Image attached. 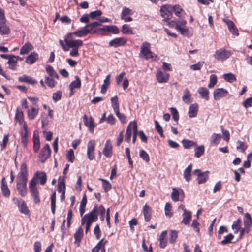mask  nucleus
<instances>
[{"label": "nucleus", "mask_w": 252, "mask_h": 252, "mask_svg": "<svg viewBox=\"0 0 252 252\" xmlns=\"http://www.w3.org/2000/svg\"><path fill=\"white\" fill-rule=\"evenodd\" d=\"M172 11L178 17H181L183 15L185 14L184 10L179 5L172 6Z\"/></svg>", "instance_id": "nucleus-40"}, {"label": "nucleus", "mask_w": 252, "mask_h": 252, "mask_svg": "<svg viewBox=\"0 0 252 252\" xmlns=\"http://www.w3.org/2000/svg\"><path fill=\"white\" fill-rule=\"evenodd\" d=\"M156 76L157 81L160 83L167 82L169 79V74L160 70L157 71Z\"/></svg>", "instance_id": "nucleus-17"}, {"label": "nucleus", "mask_w": 252, "mask_h": 252, "mask_svg": "<svg viewBox=\"0 0 252 252\" xmlns=\"http://www.w3.org/2000/svg\"><path fill=\"white\" fill-rule=\"evenodd\" d=\"M139 57L147 61H156L158 56L151 50L150 43L145 41L141 45Z\"/></svg>", "instance_id": "nucleus-2"}, {"label": "nucleus", "mask_w": 252, "mask_h": 252, "mask_svg": "<svg viewBox=\"0 0 252 252\" xmlns=\"http://www.w3.org/2000/svg\"><path fill=\"white\" fill-rule=\"evenodd\" d=\"M197 92L203 98L206 100H209V92L207 88L205 87H200L198 88Z\"/></svg>", "instance_id": "nucleus-43"}, {"label": "nucleus", "mask_w": 252, "mask_h": 252, "mask_svg": "<svg viewBox=\"0 0 252 252\" xmlns=\"http://www.w3.org/2000/svg\"><path fill=\"white\" fill-rule=\"evenodd\" d=\"M233 238L234 235L232 233H229L224 237V239L221 241V244L223 245L228 244L231 243Z\"/></svg>", "instance_id": "nucleus-63"}, {"label": "nucleus", "mask_w": 252, "mask_h": 252, "mask_svg": "<svg viewBox=\"0 0 252 252\" xmlns=\"http://www.w3.org/2000/svg\"><path fill=\"white\" fill-rule=\"evenodd\" d=\"M217 82V77L215 74H212L210 76L209 83L208 87L209 88H212L216 84Z\"/></svg>", "instance_id": "nucleus-61"}, {"label": "nucleus", "mask_w": 252, "mask_h": 252, "mask_svg": "<svg viewBox=\"0 0 252 252\" xmlns=\"http://www.w3.org/2000/svg\"><path fill=\"white\" fill-rule=\"evenodd\" d=\"M194 156L199 158L204 154L205 148L203 145H200L196 147L194 149Z\"/></svg>", "instance_id": "nucleus-49"}, {"label": "nucleus", "mask_w": 252, "mask_h": 252, "mask_svg": "<svg viewBox=\"0 0 252 252\" xmlns=\"http://www.w3.org/2000/svg\"><path fill=\"white\" fill-rule=\"evenodd\" d=\"M57 190L60 193L65 192L66 186L64 176H61L59 177L57 185Z\"/></svg>", "instance_id": "nucleus-24"}, {"label": "nucleus", "mask_w": 252, "mask_h": 252, "mask_svg": "<svg viewBox=\"0 0 252 252\" xmlns=\"http://www.w3.org/2000/svg\"><path fill=\"white\" fill-rule=\"evenodd\" d=\"M244 223L245 227L250 229V227L252 226V218L248 213H246L245 214Z\"/></svg>", "instance_id": "nucleus-44"}, {"label": "nucleus", "mask_w": 252, "mask_h": 252, "mask_svg": "<svg viewBox=\"0 0 252 252\" xmlns=\"http://www.w3.org/2000/svg\"><path fill=\"white\" fill-rule=\"evenodd\" d=\"M33 149L34 152L35 153H37L38 152L39 149L40 148V144L39 136L37 133H35V132H34L33 133Z\"/></svg>", "instance_id": "nucleus-33"}, {"label": "nucleus", "mask_w": 252, "mask_h": 252, "mask_svg": "<svg viewBox=\"0 0 252 252\" xmlns=\"http://www.w3.org/2000/svg\"><path fill=\"white\" fill-rule=\"evenodd\" d=\"M241 220L240 219H238L236 221L233 222L232 225V228L234 231V233L236 234L240 229Z\"/></svg>", "instance_id": "nucleus-56"}, {"label": "nucleus", "mask_w": 252, "mask_h": 252, "mask_svg": "<svg viewBox=\"0 0 252 252\" xmlns=\"http://www.w3.org/2000/svg\"><path fill=\"white\" fill-rule=\"evenodd\" d=\"M103 155L107 158H111L112 156V145L110 139L106 140L103 150Z\"/></svg>", "instance_id": "nucleus-18"}, {"label": "nucleus", "mask_w": 252, "mask_h": 252, "mask_svg": "<svg viewBox=\"0 0 252 252\" xmlns=\"http://www.w3.org/2000/svg\"><path fill=\"white\" fill-rule=\"evenodd\" d=\"M227 90L223 88H217L213 92L214 99L216 100H220V98L225 97L228 94Z\"/></svg>", "instance_id": "nucleus-14"}, {"label": "nucleus", "mask_w": 252, "mask_h": 252, "mask_svg": "<svg viewBox=\"0 0 252 252\" xmlns=\"http://www.w3.org/2000/svg\"><path fill=\"white\" fill-rule=\"evenodd\" d=\"M15 120L19 124V125H22L23 126H24V123L26 124L24 121V113L19 107H17L16 108Z\"/></svg>", "instance_id": "nucleus-22"}, {"label": "nucleus", "mask_w": 252, "mask_h": 252, "mask_svg": "<svg viewBox=\"0 0 252 252\" xmlns=\"http://www.w3.org/2000/svg\"><path fill=\"white\" fill-rule=\"evenodd\" d=\"M143 213L144 216V220L146 222H149L152 216V208L146 204L143 209Z\"/></svg>", "instance_id": "nucleus-26"}, {"label": "nucleus", "mask_w": 252, "mask_h": 252, "mask_svg": "<svg viewBox=\"0 0 252 252\" xmlns=\"http://www.w3.org/2000/svg\"><path fill=\"white\" fill-rule=\"evenodd\" d=\"M165 214L166 216L171 217L173 215L172 207L170 203H166L164 208Z\"/></svg>", "instance_id": "nucleus-52"}, {"label": "nucleus", "mask_w": 252, "mask_h": 252, "mask_svg": "<svg viewBox=\"0 0 252 252\" xmlns=\"http://www.w3.org/2000/svg\"><path fill=\"white\" fill-rule=\"evenodd\" d=\"M139 157L146 163L150 161V157L148 154L143 149H141L139 151Z\"/></svg>", "instance_id": "nucleus-53"}, {"label": "nucleus", "mask_w": 252, "mask_h": 252, "mask_svg": "<svg viewBox=\"0 0 252 252\" xmlns=\"http://www.w3.org/2000/svg\"><path fill=\"white\" fill-rule=\"evenodd\" d=\"M223 21L227 25L229 31L234 35H238V31L234 22L229 19H223Z\"/></svg>", "instance_id": "nucleus-20"}, {"label": "nucleus", "mask_w": 252, "mask_h": 252, "mask_svg": "<svg viewBox=\"0 0 252 252\" xmlns=\"http://www.w3.org/2000/svg\"><path fill=\"white\" fill-rule=\"evenodd\" d=\"M160 12L161 17L165 21H168L172 17V6L170 5L162 6Z\"/></svg>", "instance_id": "nucleus-8"}, {"label": "nucleus", "mask_w": 252, "mask_h": 252, "mask_svg": "<svg viewBox=\"0 0 252 252\" xmlns=\"http://www.w3.org/2000/svg\"><path fill=\"white\" fill-rule=\"evenodd\" d=\"M178 238V232L176 230L170 231L169 242L171 244H174Z\"/></svg>", "instance_id": "nucleus-59"}, {"label": "nucleus", "mask_w": 252, "mask_h": 252, "mask_svg": "<svg viewBox=\"0 0 252 252\" xmlns=\"http://www.w3.org/2000/svg\"><path fill=\"white\" fill-rule=\"evenodd\" d=\"M0 188L3 196L9 197L10 195V190L8 187L5 177H3L1 180Z\"/></svg>", "instance_id": "nucleus-21"}, {"label": "nucleus", "mask_w": 252, "mask_h": 252, "mask_svg": "<svg viewBox=\"0 0 252 252\" xmlns=\"http://www.w3.org/2000/svg\"><path fill=\"white\" fill-rule=\"evenodd\" d=\"M127 43V39L125 37H116L111 40L109 42V46L117 48L120 46H124Z\"/></svg>", "instance_id": "nucleus-12"}, {"label": "nucleus", "mask_w": 252, "mask_h": 252, "mask_svg": "<svg viewBox=\"0 0 252 252\" xmlns=\"http://www.w3.org/2000/svg\"><path fill=\"white\" fill-rule=\"evenodd\" d=\"M167 231L165 230L162 232L159 238V247L161 249L165 248L167 244Z\"/></svg>", "instance_id": "nucleus-27"}, {"label": "nucleus", "mask_w": 252, "mask_h": 252, "mask_svg": "<svg viewBox=\"0 0 252 252\" xmlns=\"http://www.w3.org/2000/svg\"><path fill=\"white\" fill-rule=\"evenodd\" d=\"M98 30L100 31L110 32L114 34H118L120 32L119 28L115 25L105 26L102 28H100Z\"/></svg>", "instance_id": "nucleus-25"}, {"label": "nucleus", "mask_w": 252, "mask_h": 252, "mask_svg": "<svg viewBox=\"0 0 252 252\" xmlns=\"http://www.w3.org/2000/svg\"><path fill=\"white\" fill-rule=\"evenodd\" d=\"M45 81L46 84L50 88H53L57 84V82L53 78H50L49 76H45Z\"/></svg>", "instance_id": "nucleus-62"}, {"label": "nucleus", "mask_w": 252, "mask_h": 252, "mask_svg": "<svg viewBox=\"0 0 252 252\" xmlns=\"http://www.w3.org/2000/svg\"><path fill=\"white\" fill-rule=\"evenodd\" d=\"M18 80L20 82H26L32 85H35L37 83V81L36 79L26 75L20 76L18 78Z\"/></svg>", "instance_id": "nucleus-29"}, {"label": "nucleus", "mask_w": 252, "mask_h": 252, "mask_svg": "<svg viewBox=\"0 0 252 252\" xmlns=\"http://www.w3.org/2000/svg\"><path fill=\"white\" fill-rule=\"evenodd\" d=\"M175 28L184 36L189 37L191 35L188 27H182L179 24H176Z\"/></svg>", "instance_id": "nucleus-35"}, {"label": "nucleus", "mask_w": 252, "mask_h": 252, "mask_svg": "<svg viewBox=\"0 0 252 252\" xmlns=\"http://www.w3.org/2000/svg\"><path fill=\"white\" fill-rule=\"evenodd\" d=\"M191 94L189 91L188 89H186L182 96L183 101L187 104L190 102Z\"/></svg>", "instance_id": "nucleus-50"}, {"label": "nucleus", "mask_w": 252, "mask_h": 252, "mask_svg": "<svg viewBox=\"0 0 252 252\" xmlns=\"http://www.w3.org/2000/svg\"><path fill=\"white\" fill-rule=\"evenodd\" d=\"M182 143L185 149H190L191 147L197 145V143L196 142L187 139H183L182 141Z\"/></svg>", "instance_id": "nucleus-47"}, {"label": "nucleus", "mask_w": 252, "mask_h": 252, "mask_svg": "<svg viewBox=\"0 0 252 252\" xmlns=\"http://www.w3.org/2000/svg\"><path fill=\"white\" fill-rule=\"evenodd\" d=\"M132 130L133 131L132 142L134 144L136 140L138 133L137 123L135 121L130 122L127 127L125 140L127 143H129L130 141Z\"/></svg>", "instance_id": "nucleus-4"}, {"label": "nucleus", "mask_w": 252, "mask_h": 252, "mask_svg": "<svg viewBox=\"0 0 252 252\" xmlns=\"http://www.w3.org/2000/svg\"><path fill=\"white\" fill-rule=\"evenodd\" d=\"M28 170L26 163L21 164L20 171L17 176L16 189L21 197H25L27 194V183L28 181Z\"/></svg>", "instance_id": "nucleus-1"}, {"label": "nucleus", "mask_w": 252, "mask_h": 252, "mask_svg": "<svg viewBox=\"0 0 252 252\" xmlns=\"http://www.w3.org/2000/svg\"><path fill=\"white\" fill-rule=\"evenodd\" d=\"M33 49L32 45L30 43L27 42L25 43L21 48L20 53L21 55L28 54L30 51Z\"/></svg>", "instance_id": "nucleus-37"}, {"label": "nucleus", "mask_w": 252, "mask_h": 252, "mask_svg": "<svg viewBox=\"0 0 252 252\" xmlns=\"http://www.w3.org/2000/svg\"><path fill=\"white\" fill-rule=\"evenodd\" d=\"M86 26L73 32L69 33L67 34L65 38L69 40H74V36H75L78 37H82L86 36L89 33V31L87 29Z\"/></svg>", "instance_id": "nucleus-9"}, {"label": "nucleus", "mask_w": 252, "mask_h": 252, "mask_svg": "<svg viewBox=\"0 0 252 252\" xmlns=\"http://www.w3.org/2000/svg\"><path fill=\"white\" fill-rule=\"evenodd\" d=\"M231 54V52L230 50L220 48L216 51L214 56L218 61H224L228 59Z\"/></svg>", "instance_id": "nucleus-6"}, {"label": "nucleus", "mask_w": 252, "mask_h": 252, "mask_svg": "<svg viewBox=\"0 0 252 252\" xmlns=\"http://www.w3.org/2000/svg\"><path fill=\"white\" fill-rule=\"evenodd\" d=\"M111 102L112 103V107H113L114 112L119 110V103L118 101V97L117 95L111 98Z\"/></svg>", "instance_id": "nucleus-54"}, {"label": "nucleus", "mask_w": 252, "mask_h": 252, "mask_svg": "<svg viewBox=\"0 0 252 252\" xmlns=\"http://www.w3.org/2000/svg\"><path fill=\"white\" fill-rule=\"evenodd\" d=\"M83 118L85 126L88 127L91 132L93 133L95 127L93 117H90V118H88L87 116L85 114L83 116Z\"/></svg>", "instance_id": "nucleus-13"}, {"label": "nucleus", "mask_w": 252, "mask_h": 252, "mask_svg": "<svg viewBox=\"0 0 252 252\" xmlns=\"http://www.w3.org/2000/svg\"><path fill=\"white\" fill-rule=\"evenodd\" d=\"M6 22H0V34L1 35L9 34L10 32L9 28L5 24Z\"/></svg>", "instance_id": "nucleus-46"}, {"label": "nucleus", "mask_w": 252, "mask_h": 252, "mask_svg": "<svg viewBox=\"0 0 252 252\" xmlns=\"http://www.w3.org/2000/svg\"><path fill=\"white\" fill-rule=\"evenodd\" d=\"M46 71L47 74L51 77L58 79L59 76L56 71L54 69L53 67L49 65H47L45 67Z\"/></svg>", "instance_id": "nucleus-41"}, {"label": "nucleus", "mask_w": 252, "mask_h": 252, "mask_svg": "<svg viewBox=\"0 0 252 252\" xmlns=\"http://www.w3.org/2000/svg\"><path fill=\"white\" fill-rule=\"evenodd\" d=\"M31 196L33 199V202L36 204H39L40 203V198L39 192L37 189L30 190Z\"/></svg>", "instance_id": "nucleus-34"}, {"label": "nucleus", "mask_w": 252, "mask_h": 252, "mask_svg": "<svg viewBox=\"0 0 252 252\" xmlns=\"http://www.w3.org/2000/svg\"><path fill=\"white\" fill-rule=\"evenodd\" d=\"M198 111V105L197 103L191 104L189 107L188 115L189 118H193L197 116Z\"/></svg>", "instance_id": "nucleus-32"}, {"label": "nucleus", "mask_w": 252, "mask_h": 252, "mask_svg": "<svg viewBox=\"0 0 252 252\" xmlns=\"http://www.w3.org/2000/svg\"><path fill=\"white\" fill-rule=\"evenodd\" d=\"M221 139L220 134L213 133L210 138V144L212 146L217 145Z\"/></svg>", "instance_id": "nucleus-39"}, {"label": "nucleus", "mask_w": 252, "mask_h": 252, "mask_svg": "<svg viewBox=\"0 0 252 252\" xmlns=\"http://www.w3.org/2000/svg\"><path fill=\"white\" fill-rule=\"evenodd\" d=\"M17 206L21 213L26 215H30V211L24 200H21V201Z\"/></svg>", "instance_id": "nucleus-31"}, {"label": "nucleus", "mask_w": 252, "mask_h": 252, "mask_svg": "<svg viewBox=\"0 0 252 252\" xmlns=\"http://www.w3.org/2000/svg\"><path fill=\"white\" fill-rule=\"evenodd\" d=\"M51 154V150L49 145L48 144H45L38 155L39 161L42 163H44L50 157Z\"/></svg>", "instance_id": "nucleus-7"}, {"label": "nucleus", "mask_w": 252, "mask_h": 252, "mask_svg": "<svg viewBox=\"0 0 252 252\" xmlns=\"http://www.w3.org/2000/svg\"><path fill=\"white\" fill-rule=\"evenodd\" d=\"M37 180H40V184L44 185L47 181V175L44 171H37L34 175Z\"/></svg>", "instance_id": "nucleus-28"}, {"label": "nucleus", "mask_w": 252, "mask_h": 252, "mask_svg": "<svg viewBox=\"0 0 252 252\" xmlns=\"http://www.w3.org/2000/svg\"><path fill=\"white\" fill-rule=\"evenodd\" d=\"M122 32L125 34H133L132 29L127 24H124L122 26Z\"/></svg>", "instance_id": "nucleus-58"}, {"label": "nucleus", "mask_w": 252, "mask_h": 252, "mask_svg": "<svg viewBox=\"0 0 252 252\" xmlns=\"http://www.w3.org/2000/svg\"><path fill=\"white\" fill-rule=\"evenodd\" d=\"M99 180L102 182V187L104 191L107 192L110 191L112 188V185L110 183L104 179L100 178Z\"/></svg>", "instance_id": "nucleus-51"}, {"label": "nucleus", "mask_w": 252, "mask_h": 252, "mask_svg": "<svg viewBox=\"0 0 252 252\" xmlns=\"http://www.w3.org/2000/svg\"><path fill=\"white\" fill-rule=\"evenodd\" d=\"M20 136L21 138V143L24 147H26L27 145L28 142V126L27 124H25L23 126V127L20 131Z\"/></svg>", "instance_id": "nucleus-15"}, {"label": "nucleus", "mask_w": 252, "mask_h": 252, "mask_svg": "<svg viewBox=\"0 0 252 252\" xmlns=\"http://www.w3.org/2000/svg\"><path fill=\"white\" fill-rule=\"evenodd\" d=\"M17 58H19L18 56L13 55L9 59L8 61V64L9 65L10 68L12 70H16V67L17 65Z\"/></svg>", "instance_id": "nucleus-36"}, {"label": "nucleus", "mask_w": 252, "mask_h": 252, "mask_svg": "<svg viewBox=\"0 0 252 252\" xmlns=\"http://www.w3.org/2000/svg\"><path fill=\"white\" fill-rule=\"evenodd\" d=\"M75 239L74 244L79 247L80 245L81 240L83 237V230L82 227H79L74 234Z\"/></svg>", "instance_id": "nucleus-23"}, {"label": "nucleus", "mask_w": 252, "mask_h": 252, "mask_svg": "<svg viewBox=\"0 0 252 252\" xmlns=\"http://www.w3.org/2000/svg\"><path fill=\"white\" fill-rule=\"evenodd\" d=\"M95 146V142L94 140H90L87 145V154L88 158L90 160H93L94 159V150Z\"/></svg>", "instance_id": "nucleus-11"}, {"label": "nucleus", "mask_w": 252, "mask_h": 252, "mask_svg": "<svg viewBox=\"0 0 252 252\" xmlns=\"http://www.w3.org/2000/svg\"><path fill=\"white\" fill-rule=\"evenodd\" d=\"M183 218L181 223L184 224L186 225H189L192 217L191 212L189 211L188 212L183 213Z\"/></svg>", "instance_id": "nucleus-42"}, {"label": "nucleus", "mask_w": 252, "mask_h": 252, "mask_svg": "<svg viewBox=\"0 0 252 252\" xmlns=\"http://www.w3.org/2000/svg\"><path fill=\"white\" fill-rule=\"evenodd\" d=\"M64 42L69 46L68 50L69 48L72 49L69 53V55L71 57H78L79 55L78 49L83 44L82 40L80 39L71 40L64 38Z\"/></svg>", "instance_id": "nucleus-3"}, {"label": "nucleus", "mask_w": 252, "mask_h": 252, "mask_svg": "<svg viewBox=\"0 0 252 252\" xmlns=\"http://www.w3.org/2000/svg\"><path fill=\"white\" fill-rule=\"evenodd\" d=\"M105 209L102 205H100L99 206L96 205V214L98 217V215H100V219L101 221H104L105 218Z\"/></svg>", "instance_id": "nucleus-48"}, {"label": "nucleus", "mask_w": 252, "mask_h": 252, "mask_svg": "<svg viewBox=\"0 0 252 252\" xmlns=\"http://www.w3.org/2000/svg\"><path fill=\"white\" fill-rule=\"evenodd\" d=\"M192 165L191 163H190L184 171V178L188 182H189L191 179V172L192 170Z\"/></svg>", "instance_id": "nucleus-38"}, {"label": "nucleus", "mask_w": 252, "mask_h": 252, "mask_svg": "<svg viewBox=\"0 0 252 252\" xmlns=\"http://www.w3.org/2000/svg\"><path fill=\"white\" fill-rule=\"evenodd\" d=\"M27 117L30 120H34L37 116L39 113V108L38 107L31 106L27 110Z\"/></svg>", "instance_id": "nucleus-19"}, {"label": "nucleus", "mask_w": 252, "mask_h": 252, "mask_svg": "<svg viewBox=\"0 0 252 252\" xmlns=\"http://www.w3.org/2000/svg\"><path fill=\"white\" fill-rule=\"evenodd\" d=\"M37 179L34 176L29 183V189L30 190L37 189Z\"/></svg>", "instance_id": "nucleus-64"}, {"label": "nucleus", "mask_w": 252, "mask_h": 252, "mask_svg": "<svg viewBox=\"0 0 252 252\" xmlns=\"http://www.w3.org/2000/svg\"><path fill=\"white\" fill-rule=\"evenodd\" d=\"M98 217L96 214V205H95L90 213L86 214L82 217L81 220V225H84L85 223L92 224L93 222L96 221Z\"/></svg>", "instance_id": "nucleus-5"}, {"label": "nucleus", "mask_w": 252, "mask_h": 252, "mask_svg": "<svg viewBox=\"0 0 252 252\" xmlns=\"http://www.w3.org/2000/svg\"><path fill=\"white\" fill-rule=\"evenodd\" d=\"M193 174L197 176V180L198 184L205 183L209 178V171L202 172L200 169L194 170Z\"/></svg>", "instance_id": "nucleus-10"}, {"label": "nucleus", "mask_w": 252, "mask_h": 252, "mask_svg": "<svg viewBox=\"0 0 252 252\" xmlns=\"http://www.w3.org/2000/svg\"><path fill=\"white\" fill-rule=\"evenodd\" d=\"M86 27L88 31H89V33L94 34L97 31H100L98 30L99 28H96L95 26L93 25V23L86 25Z\"/></svg>", "instance_id": "nucleus-57"}, {"label": "nucleus", "mask_w": 252, "mask_h": 252, "mask_svg": "<svg viewBox=\"0 0 252 252\" xmlns=\"http://www.w3.org/2000/svg\"><path fill=\"white\" fill-rule=\"evenodd\" d=\"M56 200V192L54 191L51 196V211L53 214H55V213Z\"/></svg>", "instance_id": "nucleus-55"}, {"label": "nucleus", "mask_w": 252, "mask_h": 252, "mask_svg": "<svg viewBox=\"0 0 252 252\" xmlns=\"http://www.w3.org/2000/svg\"><path fill=\"white\" fill-rule=\"evenodd\" d=\"M133 12L132 10L125 7L121 13V18L125 22H130L132 21V18L128 15H132Z\"/></svg>", "instance_id": "nucleus-16"}, {"label": "nucleus", "mask_w": 252, "mask_h": 252, "mask_svg": "<svg viewBox=\"0 0 252 252\" xmlns=\"http://www.w3.org/2000/svg\"><path fill=\"white\" fill-rule=\"evenodd\" d=\"M75 78V80L71 82L69 84V88L71 90L75 88H80L81 86V82L80 78L77 76H76Z\"/></svg>", "instance_id": "nucleus-45"}, {"label": "nucleus", "mask_w": 252, "mask_h": 252, "mask_svg": "<svg viewBox=\"0 0 252 252\" xmlns=\"http://www.w3.org/2000/svg\"><path fill=\"white\" fill-rule=\"evenodd\" d=\"M223 76L225 80L230 83H232L236 80L235 76L231 73L224 74Z\"/></svg>", "instance_id": "nucleus-60"}, {"label": "nucleus", "mask_w": 252, "mask_h": 252, "mask_svg": "<svg viewBox=\"0 0 252 252\" xmlns=\"http://www.w3.org/2000/svg\"><path fill=\"white\" fill-rule=\"evenodd\" d=\"M38 60V54L35 52H32L27 57L25 62L29 64H32Z\"/></svg>", "instance_id": "nucleus-30"}]
</instances>
